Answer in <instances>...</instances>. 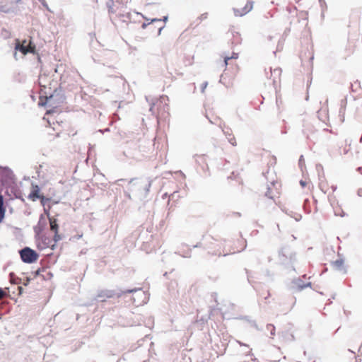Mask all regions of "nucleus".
Here are the masks:
<instances>
[{
  "mask_svg": "<svg viewBox=\"0 0 362 362\" xmlns=\"http://www.w3.org/2000/svg\"><path fill=\"white\" fill-rule=\"evenodd\" d=\"M146 100L149 103V111L151 112L153 115H156V111L155 110V105L158 102V99L152 98L150 96H145Z\"/></svg>",
  "mask_w": 362,
  "mask_h": 362,
  "instance_id": "11",
  "label": "nucleus"
},
{
  "mask_svg": "<svg viewBox=\"0 0 362 362\" xmlns=\"http://www.w3.org/2000/svg\"><path fill=\"white\" fill-rule=\"evenodd\" d=\"M139 186L143 187L144 197H145L146 196V194H148V192H149V189H150V187L151 186V180H148L144 184H140Z\"/></svg>",
  "mask_w": 362,
  "mask_h": 362,
  "instance_id": "19",
  "label": "nucleus"
},
{
  "mask_svg": "<svg viewBox=\"0 0 362 362\" xmlns=\"http://www.w3.org/2000/svg\"><path fill=\"white\" fill-rule=\"evenodd\" d=\"M182 257H185V258H188V257H191V254H190V251L187 252L186 254L185 255H180Z\"/></svg>",
  "mask_w": 362,
  "mask_h": 362,
  "instance_id": "39",
  "label": "nucleus"
},
{
  "mask_svg": "<svg viewBox=\"0 0 362 362\" xmlns=\"http://www.w3.org/2000/svg\"><path fill=\"white\" fill-rule=\"evenodd\" d=\"M121 298L122 297V289H116V290H109L104 289L100 290L98 292L95 300L99 302H105L107 298Z\"/></svg>",
  "mask_w": 362,
  "mask_h": 362,
  "instance_id": "4",
  "label": "nucleus"
},
{
  "mask_svg": "<svg viewBox=\"0 0 362 362\" xmlns=\"http://www.w3.org/2000/svg\"><path fill=\"white\" fill-rule=\"evenodd\" d=\"M39 1L41 3V4L43 6V7H45L48 11L52 12L51 11V9L49 8V7L45 0H39Z\"/></svg>",
  "mask_w": 362,
  "mask_h": 362,
  "instance_id": "32",
  "label": "nucleus"
},
{
  "mask_svg": "<svg viewBox=\"0 0 362 362\" xmlns=\"http://www.w3.org/2000/svg\"><path fill=\"white\" fill-rule=\"evenodd\" d=\"M201 246L200 244H197L193 246V247H199Z\"/></svg>",
  "mask_w": 362,
  "mask_h": 362,
  "instance_id": "51",
  "label": "nucleus"
},
{
  "mask_svg": "<svg viewBox=\"0 0 362 362\" xmlns=\"http://www.w3.org/2000/svg\"><path fill=\"white\" fill-rule=\"evenodd\" d=\"M99 132H101L102 134H104L105 132H110V129L109 128H106L104 130L100 129Z\"/></svg>",
  "mask_w": 362,
  "mask_h": 362,
  "instance_id": "42",
  "label": "nucleus"
},
{
  "mask_svg": "<svg viewBox=\"0 0 362 362\" xmlns=\"http://www.w3.org/2000/svg\"><path fill=\"white\" fill-rule=\"evenodd\" d=\"M40 202L41 204L45 206L47 202H48L49 201V198H46L45 197H44L43 195L41 196V197H40Z\"/></svg>",
  "mask_w": 362,
  "mask_h": 362,
  "instance_id": "33",
  "label": "nucleus"
},
{
  "mask_svg": "<svg viewBox=\"0 0 362 362\" xmlns=\"http://www.w3.org/2000/svg\"><path fill=\"white\" fill-rule=\"evenodd\" d=\"M317 117H318L319 119L325 122V119L327 117V110H320L319 111H317Z\"/></svg>",
  "mask_w": 362,
  "mask_h": 362,
  "instance_id": "20",
  "label": "nucleus"
},
{
  "mask_svg": "<svg viewBox=\"0 0 362 362\" xmlns=\"http://www.w3.org/2000/svg\"><path fill=\"white\" fill-rule=\"evenodd\" d=\"M270 193H271V188L269 187L267 188V191L265 193V196L269 197V199H272L273 197L270 195Z\"/></svg>",
  "mask_w": 362,
  "mask_h": 362,
  "instance_id": "35",
  "label": "nucleus"
},
{
  "mask_svg": "<svg viewBox=\"0 0 362 362\" xmlns=\"http://www.w3.org/2000/svg\"><path fill=\"white\" fill-rule=\"evenodd\" d=\"M208 16L209 14L207 12L201 14L196 20L197 25H199L202 21L208 18Z\"/></svg>",
  "mask_w": 362,
  "mask_h": 362,
  "instance_id": "28",
  "label": "nucleus"
},
{
  "mask_svg": "<svg viewBox=\"0 0 362 362\" xmlns=\"http://www.w3.org/2000/svg\"><path fill=\"white\" fill-rule=\"evenodd\" d=\"M131 293L132 294V296L130 297L129 300H127V301H131L136 306L146 303L148 300V296L141 288H134L131 289L122 290V296H124V298H127V294Z\"/></svg>",
  "mask_w": 362,
  "mask_h": 362,
  "instance_id": "1",
  "label": "nucleus"
},
{
  "mask_svg": "<svg viewBox=\"0 0 362 362\" xmlns=\"http://www.w3.org/2000/svg\"><path fill=\"white\" fill-rule=\"evenodd\" d=\"M344 313H345L346 315H347V314H350V312H346V310H344Z\"/></svg>",
  "mask_w": 362,
  "mask_h": 362,
  "instance_id": "58",
  "label": "nucleus"
},
{
  "mask_svg": "<svg viewBox=\"0 0 362 362\" xmlns=\"http://www.w3.org/2000/svg\"><path fill=\"white\" fill-rule=\"evenodd\" d=\"M29 281H30V279L28 278L26 281L23 283V285L25 286H28V284H29Z\"/></svg>",
  "mask_w": 362,
  "mask_h": 362,
  "instance_id": "48",
  "label": "nucleus"
},
{
  "mask_svg": "<svg viewBox=\"0 0 362 362\" xmlns=\"http://www.w3.org/2000/svg\"><path fill=\"white\" fill-rule=\"evenodd\" d=\"M3 174L8 180H11L13 177V172L8 167H5L3 168Z\"/></svg>",
  "mask_w": 362,
  "mask_h": 362,
  "instance_id": "22",
  "label": "nucleus"
},
{
  "mask_svg": "<svg viewBox=\"0 0 362 362\" xmlns=\"http://www.w3.org/2000/svg\"><path fill=\"white\" fill-rule=\"evenodd\" d=\"M19 253L22 261L27 264L35 262L39 257L38 253L35 250L28 247L21 249Z\"/></svg>",
  "mask_w": 362,
  "mask_h": 362,
  "instance_id": "5",
  "label": "nucleus"
},
{
  "mask_svg": "<svg viewBox=\"0 0 362 362\" xmlns=\"http://www.w3.org/2000/svg\"><path fill=\"white\" fill-rule=\"evenodd\" d=\"M39 273H40V270H37V271H36V272H35V274H36V275H38V274H39Z\"/></svg>",
  "mask_w": 362,
  "mask_h": 362,
  "instance_id": "53",
  "label": "nucleus"
},
{
  "mask_svg": "<svg viewBox=\"0 0 362 362\" xmlns=\"http://www.w3.org/2000/svg\"><path fill=\"white\" fill-rule=\"evenodd\" d=\"M242 319L247 321L250 324V325L252 327H255L257 330H258V331L261 330V329L257 325L256 322L255 320H250L248 316H245Z\"/></svg>",
  "mask_w": 362,
  "mask_h": 362,
  "instance_id": "23",
  "label": "nucleus"
},
{
  "mask_svg": "<svg viewBox=\"0 0 362 362\" xmlns=\"http://www.w3.org/2000/svg\"><path fill=\"white\" fill-rule=\"evenodd\" d=\"M331 188H332V192H335V191H336V189H337V186H336V185H332V186L331 187Z\"/></svg>",
  "mask_w": 362,
  "mask_h": 362,
  "instance_id": "49",
  "label": "nucleus"
},
{
  "mask_svg": "<svg viewBox=\"0 0 362 362\" xmlns=\"http://www.w3.org/2000/svg\"><path fill=\"white\" fill-rule=\"evenodd\" d=\"M129 16H130V14H129V13H127V17H128L129 18H129Z\"/></svg>",
  "mask_w": 362,
  "mask_h": 362,
  "instance_id": "64",
  "label": "nucleus"
},
{
  "mask_svg": "<svg viewBox=\"0 0 362 362\" xmlns=\"http://www.w3.org/2000/svg\"><path fill=\"white\" fill-rule=\"evenodd\" d=\"M66 97L64 90L61 87H59L55 88L53 93L49 96H46L45 102H42V98H40L39 105L44 106L47 103H49L52 107H57L64 103Z\"/></svg>",
  "mask_w": 362,
  "mask_h": 362,
  "instance_id": "2",
  "label": "nucleus"
},
{
  "mask_svg": "<svg viewBox=\"0 0 362 362\" xmlns=\"http://www.w3.org/2000/svg\"><path fill=\"white\" fill-rule=\"evenodd\" d=\"M5 295V292L3 288H0V299H1Z\"/></svg>",
  "mask_w": 362,
  "mask_h": 362,
  "instance_id": "40",
  "label": "nucleus"
},
{
  "mask_svg": "<svg viewBox=\"0 0 362 362\" xmlns=\"http://www.w3.org/2000/svg\"><path fill=\"white\" fill-rule=\"evenodd\" d=\"M196 162L199 165L205 163L206 169H209L208 165L206 163V157L204 155L197 156Z\"/></svg>",
  "mask_w": 362,
  "mask_h": 362,
  "instance_id": "24",
  "label": "nucleus"
},
{
  "mask_svg": "<svg viewBox=\"0 0 362 362\" xmlns=\"http://www.w3.org/2000/svg\"><path fill=\"white\" fill-rule=\"evenodd\" d=\"M254 1L248 0L245 6L241 9L233 8L234 14L235 16H243L244 15L249 13L253 8Z\"/></svg>",
  "mask_w": 362,
  "mask_h": 362,
  "instance_id": "7",
  "label": "nucleus"
},
{
  "mask_svg": "<svg viewBox=\"0 0 362 362\" xmlns=\"http://www.w3.org/2000/svg\"><path fill=\"white\" fill-rule=\"evenodd\" d=\"M47 216L49 218L50 230L53 232L58 231L59 225L57 222V219L54 217H50L49 214H47Z\"/></svg>",
  "mask_w": 362,
  "mask_h": 362,
  "instance_id": "15",
  "label": "nucleus"
},
{
  "mask_svg": "<svg viewBox=\"0 0 362 362\" xmlns=\"http://www.w3.org/2000/svg\"><path fill=\"white\" fill-rule=\"evenodd\" d=\"M238 58V54L235 53V52H233V54L230 57H224L225 66H227L228 60L232 59H236Z\"/></svg>",
  "mask_w": 362,
  "mask_h": 362,
  "instance_id": "27",
  "label": "nucleus"
},
{
  "mask_svg": "<svg viewBox=\"0 0 362 362\" xmlns=\"http://www.w3.org/2000/svg\"><path fill=\"white\" fill-rule=\"evenodd\" d=\"M300 185H301L302 187H305V185H306V182H305V181H303V180H300Z\"/></svg>",
  "mask_w": 362,
  "mask_h": 362,
  "instance_id": "46",
  "label": "nucleus"
},
{
  "mask_svg": "<svg viewBox=\"0 0 362 362\" xmlns=\"http://www.w3.org/2000/svg\"><path fill=\"white\" fill-rule=\"evenodd\" d=\"M41 238L42 243L45 247H51L52 250H54L55 244L50 245L51 240L48 237L43 235H40L38 238Z\"/></svg>",
  "mask_w": 362,
  "mask_h": 362,
  "instance_id": "16",
  "label": "nucleus"
},
{
  "mask_svg": "<svg viewBox=\"0 0 362 362\" xmlns=\"http://www.w3.org/2000/svg\"><path fill=\"white\" fill-rule=\"evenodd\" d=\"M41 196L42 195L40 194V187L38 185H33V189L28 195V199L36 201L37 199H40Z\"/></svg>",
  "mask_w": 362,
  "mask_h": 362,
  "instance_id": "10",
  "label": "nucleus"
},
{
  "mask_svg": "<svg viewBox=\"0 0 362 362\" xmlns=\"http://www.w3.org/2000/svg\"><path fill=\"white\" fill-rule=\"evenodd\" d=\"M359 197H362V189H359L357 192Z\"/></svg>",
  "mask_w": 362,
  "mask_h": 362,
  "instance_id": "45",
  "label": "nucleus"
},
{
  "mask_svg": "<svg viewBox=\"0 0 362 362\" xmlns=\"http://www.w3.org/2000/svg\"><path fill=\"white\" fill-rule=\"evenodd\" d=\"M127 197H128L129 199H131V196H130V194H127Z\"/></svg>",
  "mask_w": 362,
  "mask_h": 362,
  "instance_id": "57",
  "label": "nucleus"
},
{
  "mask_svg": "<svg viewBox=\"0 0 362 362\" xmlns=\"http://www.w3.org/2000/svg\"><path fill=\"white\" fill-rule=\"evenodd\" d=\"M293 283L298 287V291H302L303 289L311 286V283L308 282L307 284H304L303 281L300 279H296L293 281Z\"/></svg>",
  "mask_w": 362,
  "mask_h": 362,
  "instance_id": "14",
  "label": "nucleus"
},
{
  "mask_svg": "<svg viewBox=\"0 0 362 362\" xmlns=\"http://www.w3.org/2000/svg\"><path fill=\"white\" fill-rule=\"evenodd\" d=\"M151 23H161V19H158V18H152L150 20V21H148V23H143L142 25H141V28L142 29H145L146 28V27L151 24Z\"/></svg>",
  "mask_w": 362,
  "mask_h": 362,
  "instance_id": "21",
  "label": "nucleus"
},
{
  "mask_svg": "<svg viewBox=\"0 0 362 362\" xmlns=\"http://www.w3.org/2000/svg\"><path fill=\"white\" fill-rule=\"evenodd\" d=\"M165 25H160L158 27V35H160V33H161V30L164 28Z\"/></svg>",
  "mask_w": 362,
  "mask_h": 362,
  "instance_id": "41",
  "label": "nucleus"
},
{
  "mask_svg": "<svg viewBox=\"0 0 362 362\" xmlns=\"http://www.w3.org/2000/svg\"><path fill=\"white\" fill-rule=\"evenodd\" d=\"M5 215V209L4 207V197L0 194V223L2 222Z\"/></svg>",
  "mask_w": 362,
  "mask_h": 362,
  "instance_id": "18",
  "label": "nucleus"
},
{
  "mask_svg": "<svg viewBox=\"0 0 362 362\" xmlns=\"http://www.w3.org/2000/svg\"><path fill=\"white\" fill-rule=\"evenodd\" d=\"M142 18H144V19H145L146 21H150V20H149V19H148L147 18L144 17V16H142Z\"/></svg>",
  "mask_w": 362,
  "mask_h": 362,
  "instance_id": "52",
  "label": "nucleus"
},
{
  "mask_svg": "<svg viewBox=\"0 0 362 362\" xmlns=\"http://www.w3.org/2000/svg\"><path fill=\"white\" fill-rule=\"evenodd\" d=\"M242 362H250L249 361H247V359H245L243 360Z\"/></svg>",
  "mask_w": 362,
  "mask_h": 362,
  "instance_id": "56",
  "label": "nucleus"
},
{
  "mask_svg": "<svg viewBox=\"0 0 362 362\" xmlns=\"http://www.w3.org/2000/svg\"><path fill=\"white\" fill-rule=\"evenodd\" d=\"M348 150H344V153H347Z\"/></svg>",
  "mask_w": 362,
  "mask_h": 362,
  "instance_id": "62",
  "label": "nucleus"
},
{
  "mask_svg": "<svg viewBox=\"0 0 362 362\" xmlns=\"http://www.w3.org/2000/svg\"><path fill=\"white\" fill-rule=\"evenodd\" d=\"M319 4H320V6L322 7V9H323L324 6H325V7L327 6H326V2H325V0H319Z\"/></svg>",
  "mask_w": 362,
  "mask_h": 362,
  "instance_id": "37",
  "label": "nucleus"
},
{
  "mask_svg": "<svg viewBox=\"0 0 362 362\" xmlns=\"http://www.w3.org/2000/svg\"><path fill=\"white\" fill-rule=\"evenodd\" d=\"M134 180V179H132V180L129 181V183H132Z\"/></svg>",
  "mask_w": 362,
  "mask_h": 362,
  "instance_id": "61",
  "label": "nucleus"
},
{
  "mask_svg": "<svg viewBox=\"0 0 362 362\" xmlns=\"http://www.w3.org/2000/svg\"><path fill=\"white\" fill-rule=\"evenodd\" d=\"M267 329L270 332L271 337L275 335V327L272 324L267 325Z\"/></svg>",
  "mask_w": 362,
  "mask_h": 362,
  "instance_id": "29",
  "label": "nucleus"
},
{
  "mask_svg": "<svg viewBox=\"0 0 362 362\" xmlns=\"http://www.w3.org/2000/svg\"><path fill=\"white\" fill-rule=\"evenodd\" d=\"M13 57L15 58V59L16 61L18 60V54H17L16 51L13 53Z\"/></svg>",
  "mask_w": 362,
  "mask_h": 362,
  "instance_id": "47",
  "label": "nucleus"
},
{
  "mask_svg": "<svg viewBox=\"0 0 362 362\" xmlns=\"http://www.w3.org/2000/svg\"><path fill=\"white\" fill-rule=\"evenodd\" d=\"M274 72H279V69H274Z\"/></svg>",
  "mask_w": 362,
  "mask_h": 362,
  "instance_id": "55",
  "label": "nucleus"
},
{
  "mask_svg": "<svg viewBox=\"0 0 362 362\" xmlns=\"http://www.w3.org/2000/svg\"><path fill=\"white\" fill-rule=\"evenodd\" d=\"M10 281L11 284H19L21 283V279L15 276V275L13 273L10 274Z\"/></svg>",
  "mask_w": 362,
  "mask_h": 362,
  "instance_id": "26",
  "label": "nucleus"
},
{
  "mask_svg": "<svg viewBox=\"0 0 362 362\" xmlns=\"http://www.w3.org/2000/svg\"><path fill=\"white\" fill-rule=\"evenodd\" d=\"M344 313H345L346 315H347V314H350V312H346V310H344Z\"/></svg>",
  "mask_w": 362,
  "mask_h": 362,
  "instance_id": "60",
  "label": "nucleus"
},
{
  "mask_svg": "<svg viewBox=\"0 0 362 362\" xmlns=\"http://www.w3.org/2000/svg\"><path fill=\"white\" fill-rule=\"evenodd\" d=\"M347 105V98L346 97L343 98L340 102V108L339 111V117H341V122L344 121V114L346 110V107Z\"/></svg>",
  "mask_w": 362,
  "mask_h": 362,
  "instance_id": "12",
  "label": "nucleus"
},
{
  "mask_svg": "<svg viewBox=\"0 0 362 362\" xmlns=\"http://www.w3.org/2000/svg\"><path fill=\"white\" fill-rule=\"evenodd\" d=\"M295 219H296V221H298V220H299V218L296 217V218H295Z\"/></svg>",
  "mask_w": 362,
  "mask_h": 362,
  "instance_id": "63",
  "label": "nucleus"
},
{
  "mask_svg": "<svg viewBox=\"0 0 362 362\" xmlns=\"http://www.w3.org/2000/svg\"><path fill=\"white\" fill-rule=\"evenodd\" d=\"M26 46H28V49H30L32 52H29V53L35 54L36 51L35 45L30 41L28 45H26Z\"/></svg>",
  "mask_w": 362,
  "mask_h": 362,
  "instance_id": "30",
  "label": "nucleus"
},
{
  "mask_svg": "<svg viewBox=\"0 0 362 362\" xmlns=\"http://www.w3.org/2000/svg\"><path fill=\"white\" fill-rule=\"evenodd\" d=\"M344 313H345L346 315H347V314H350V312H346V310H344Z\"/></svg>",
  "mask_w": 362,
  "mask_h": 362,
  "instance_id": "59",
  "label": "nucleus"
},
{
  "mask_svg": "<svg viewBox=\"0 0 362 362\" xmlns=\"http://www.w3.org/2000/svg\"><path fill=\"white\" fill-rule=\"evenodd\" d=\"M278 256L281 264L288 267H291L293 270H295L293 264L296 260V255L289 247H282L279 250Z\"/></svg>",
  "mask_w": 362,
  "mask_h": 362,
  "instance_id": "3",
  "label": "nucleus"
},
{
  "mask_svg": "<svg viewBox=\"0 0 362 362\" xmlns=\"http://www.w3.org/2000/svg\"><path fill=\"white\" fill-rule=\"evenodd\" d=\"M207 85H208V82H206V81H205L204 83H202V87H201L202 93L204 92V90L206 88Z\"/></svg>",
  "mask_w": 362,
  "mask_h": 362,
  "instance_id": "36",
  "label": "nucleus"
},
{
  "mask_svg": "<svg viewBox=\"0 0 362 362\" xmlns=\"http://www.w3.org/2000/svg\"><path fill=\"white\" fill-rule=\"evenodd\" d=\"M266 274H267V276H269V277H272V276H273V274H271V272H270L269 270H267V271L266 272Z\"/></svg>",
  "mask_w": 362,
  "mask_h": 362,
  "instance_id": "44",
  "label": "nucleus"
},
{
  "mask_svg": "<svg viewBox=\"0 0 362 362\" xmlns=\"http://www.w3.org/2000/svg\"><path fill=\"white\" fill-rule=\"evenodd\" d=\"M332 264L336 269L339 270V271H343V272L344 274L346 273V269L344 266V259H338L332 262Z\"/></svg>",
  "mask_w": 362,
  "mask_h": 362,
  "instance_id": "13",
  "label": "nucleus"
},
{
  "mask_svg": "<svg viewBox=\"0 0 362 362\" xmlns=\"http://www.w3.org/2000/svg\"><path fill=\"white\" fill-rule=\"evenodd\" d=\"M25 43V40H24L23 42L17 40L15 45V50L21 52L23 55L27 54L29 52H32L30 49H28V46H26Z\"/></svg>",
  "mask_w": 362,
  "mask_h": 362,
  "instance_id": "9",
  "label": "nucleus"
},
{
  "mask_svg": "<svg viewBox=\"0 0 362 362\" xmlns=\"http://www.w3.org/2000/svg\"><path fill=\"white\" fill-rule=\"evenodd\" d=\"M47 226V221L43 214H41L39 218L38 223L33 227V230L36 238H39L45 230Z\"/></svg>",
  "mask_w": 362,
  "mask_h": 362,
  "instance_id": "6",
  "label": "nucleus"
},
{
  "mask_svg": "<svg viewBox=\"0 0 362 362\" xmlns=\"http://www.w3.org/2000/svg\"><path fill=\"white\" fill-rule=\"evenodd\" d=\"M359 142H360V143H362V134H361V138H360Z\"/></svg>",
  "mask_w": 362,
  "mask_h": 362,
  "instance_id": "54",
  "label": "nucleus"
},
{
  "mask_svg": "<svg viewBox=\"0 0 362 362\" xmlns=\"http://www.w3.org/2000/svg\"><path fill=\"white\" fill-rule=\"evenodd\" d=\"M316 170L318 172V173L320 174V172L322 171L323 172V167L321 164L318 163L316 165Z\"/></svg>",
  "mask_w": 362,
  "mask_h": 362,
  "instance_id": "34",
  "label": "nucleus"
},
{
  "mask_svg": "<svg viewBox=\"0 0 362 362\" xmlns=\"http://www.w3.org/2000/svg\"><path fill=\"white\" fill-rule=\"evenodd\" d=\"M54 238H53V240L56 243L58 241L61 240L62 239V237L61 235L59 234L58 231H56V232H54Z\"/></svg>",
  "mask_w": 362,
  "mask_h": 362,
  "instance_id": "31",
  "label": "nucleus"
},
{
  "mask_svg": "<svg viewBox=\"0 0 362 362\" xmlns=\"http://www.w3.org/2000/svg\"><path fill=\"white\" fill-rule=\"evenodd\" d=\"M236 342L241 346H245L247 348L248 350H245L244 351L243 354L245 357L250 356V361L254 362H259V361L254 356V354L252 353V349L250 348L249 345L247 344H245L239 340H236Z\"/></svg>",
  "mask_w": 362,
  "mask_h": 362,
  "instance_id": "8",
  "label": "nucleus"
},
{
  "mask_svg": "<svg viewBox=\"0 0 362 362\" xmlns=\"http://www.w3.org/2000/svg\"><path fill=\"white\" fill-rule=\"evenodd\" d=\"M230 129H223V134L226 135V136L228 139V141L230 144H231L233 146H236V141L235 137L233 136V134L230 132Z\"/></svg>",
  "mask_w": 362,
  "mask_h": 362,
  "instance_id": "17",
  "label": "nucleus"
},
{
  "mask_svg": "<svg viewBox=\"0 0 362 362\" xmlns=\"http://www.w3.org/2000/svg\"><path fill=\"white\" fill-rule=\"evenodd\" d=\"M357 171H358V173H360L361 174H362V167H358V168H357Z\"/></svg>",
  "mask_w": 362,
  "mask_h": 362,
  "instance_id": "50",
  "label": "nucleus"
},
{
  "mask_svg": "<svg viewBox=\"0 0 362 362\" xmlns=\"http://www.w3.org/2000/svg\"><path fill=\"white\" fill-rule=\"evenodd\" d=\"M106 6L108 9L109 13H115V11L114 10L113 6H114V1L113 0H108L106 3Z\"/></svg>",
  "mask_w": 362,
  "mask_h": 362,
  "instance_id": "25",
  "label": "nucleus"
},
{
  "mask_svg": "<svg viewBox=\"0 0 362 362\" xmlns=\"http://www.w3.org/2000/svg\"><path fill=\"white\" fill-rule=\"evenodd\" d=\"M303 163H304L303 156H300V157L299 158V165L300 166V168H302V165Z\"/></svg>",
  "mask_w": 362,
  "mask_h": 362,
  "instance_id": "38",
  "label": "nucleus"
},
{
  "mask_svg": "<svg viewBox=\"0 0 362 362\" xmlns=\"http://www.w3.org/2000/svg\"><path fill=\"white\" fill-rule=\"evenodd\" d=\"M160 19H161V22L163 21V22L165 23L168 21V16H163V18H160Z\"/></svg>",
  "mask_w": 362,
  "mask_h": 362,
  "instance_id": "43",
  "label": "nucleus"
}]
</instances>
